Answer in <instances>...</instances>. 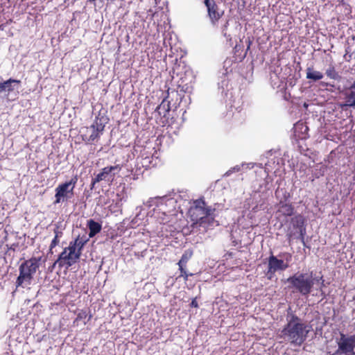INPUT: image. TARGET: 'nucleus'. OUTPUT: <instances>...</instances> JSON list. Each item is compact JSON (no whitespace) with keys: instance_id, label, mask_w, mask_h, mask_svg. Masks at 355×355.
Returning a JSON list of instances; mask_svg holds the SVG:
<instances>
[{"instance_id":"f257e3e1","label":"nucleus","mask_w":355,"mask_h":355,"mask_svg":"<svg viewBox=\"0 0 355 355\" xmlns=\"http://www.w3.org/2000/svg\"><path fill=\"white\" fill-rule=\"evenodd\" d=\"M309 329L301 318L293 315L278 335L279 338L295 347H300L306 340Z\"/></svg>"},{"instance_id":"f03ea898","label":"nucleus","mask_w":355,"mask_h":355,"mask_svg":"<svg viewBox=\"0 0 355 355\" xmlns=\"http://www.w3.org/2000/svg\"><path fill=\"white\" fill-rule=\"evenodd\" d=\"M214 211L215 209L207 207L203 199L194 200L189 211L191 220L193 221L191 227L208 228L214 221Z\"/></svg>"},{"instance_id":"7ed1b4c3","label":"nucleus","mask_w":355,"mask_h":355,"mask_svg":"<svg viewBox=\"0 0 355 355\" xmlns=\"http://www.w3.org/2000/svg\"><path fill=\"white\" fill-rule=\"evenodd\" d=\"M41 259L42 257H33L19 266V274L15 282L17 287L25 288L31 284L34 275L40 268Z\"/></svg>"},{"instance_id":"20e7f679","label":"nucleus","mask_w":355,"mask_h":355,"mask_svg":"<svg viewBox=\"0 0 355 355\" xmlns=\"http://www.w3.org/2000/svg\"><path fill=\"white\" fill-rule=\"evenodd\" d=\"M288 288L293 292L300 293L303 296L309 295L313 289L314 279L311 275L306 273L297 272L286 279Z\"/></svg>"},{"instance_id":"39448f33","label":"nucleus","mask_w":355,"mask_h":355,"mask_svg":"<svg viewBox=\"0 0 355 355\" xmlns=\"http://www.w3.org/2000/svg\"><path fill=\"white\" fill-rule=\"evenodd\" d=\"M279 257H283L284 259H279L272 254L268 258L267 275L270 279L277 271H283L287 269L290 266V262L293 257L290 252L281 253Z\"/></svg>"},{"instance_id":"423d86ee","label":"nucleus","mask_w":355,"mask_h":355,"mask_svg":"<svg viewBox=\"0 0 355 355\" xmlns=\"http://www.w3.org/2000/svg\"><path fill=\"white\" fill-rule=\"evenodd\" d=\"M79 253L74 251L72 246L64 248L63 251L59 254L57 260L54 262L53 268L57 264L60 268L69 267L75 264L80 259Z\"/></svg>"},{"instance_id":"0eeeda50","label":"nucleus","mask_w":355,"mask_h":355,"mask_svg":"<svg viewBox=\"0 0 355 355\" xmlns=\"http://www.w3.org/2000/svg\"><path fill=\"white\" fill-rule=\"evenodd\" d=\"M340 338L337 342L338 349L333 355H354L355 354V334L346 336L340 333Z\"/></svg>"},{"instance_id":"6e6552de","label":"nucleus","mask_w":355,"mask_h":355,"mask_svg":"<svg viewBox=\"0 0 355 355\" xmlns=\"http://www.w3.org/2000/svg\"><path fill=\"white\" fill-rule=\"evenodd\" d=\"M121 170V166L119 164L114 166L104 167L101 172L99 173L94 178L92 179L91 186L92 189L94 187V185L103 180L110 181L113 180L115 176L116 172L118 173Z\"/></svg>"},{"instance_id":"1a4fd4ad","label":"nucleus","mask_w":355,"mask_h":355,"mask_svg":"<svg viewBox=\"0 0 355 355\" xmlns=\"http://www.w3.org/2000/svg\"><path fill=\"white\" fill-rule=\"evenodd\" d=\"M204 3L207 8V16L211 25L216 26L223 17L224 11L220 10L215 0H204Z\"/></svg>"},{"instance_id":"9d476101","label":"nucleus","mask_w":355,"mask_h":355,"mask_svg":"<svg viewBox=\"0 0 355 355\" xmlns=\"http://www.w3.org/2000/svg\"><path fill=\"white\" fill-rule=\"evenodd\" d=\"M104 125L97 121L92 124L90 127L87 128V132L84 134L83 140L86 143L92 144L96 139H98L104 130Z\"/></svg>"},{"instance_id":"9b49d317","label":"nucleus","mask_w":355,"mask_h":355,"mask_svg":"<svg viewBox=\"0 0 355 355\" xmlns=\"http://www.w3.org/2000/svg\"><path fill=\"white\" fill-rule=\"evenodd\" d=\"M54 204H58L64 199L73 196V190L66 182L59 184L55 189Z\"/></svg>"},{"instance_id":"f8f14e48","label":"nucleus","mask_w":355,"mask_h":355,"mask_svg":"<svg viewBox=\"0 0 355 355\" xmlns=\"http://www.w3.org/2000/svg\"><path fill=\"white\" fill-rule=\"evenodd\" d=\"M291 222L293 224L294 228H297L300 230V239L303 244H304L305 228L304 227V225L305 223V218L303 216L298 214L293 217Z\"/></svg>"},{"instance_id":"ddd939ff","label":"nucleus","mask_w":355,"mask_h":355,"mask_svg":"<svg viewBox=\"0 0 355 355\" xmlns=\"http://www.w3.org/2000/svg\"><path fill=\"white\" fill-rule=\"evenodd\" d=\"M89 238L85 234L83 236L78 235L74 241L69 243V246H72L74 248V251L76 252V253H79V256L80 257L82 250L85 245L89 241Z\"/></svg>"},{"instance_id":"4468645a","label":"nucleus","mask_w":355,"mask_h":355,"mask_svg":"<svg viewBox=\"0 0 355 355\" xmlns=\"http://www.w3.org/2000/svg\"><path fill=\"white\" fill-rule=\"evenodd\" d=\"M252 44V41L250 38L248 40V46L245 52H243V45L236 44L233 49L235 60L242 61L246 57L247 52L250 49Z\"/></svg>"},{"instance_id":"2eb2a0df","label":"nucleus","mask_w":355,"mask_h":355,"mask_svg":"<svg viewBox=\"0 0 355 355\" xmlns=\"http://www.w3.org/2000/svg\"><path fill=\"white\" fill-rule=\"evenodd\" d=\"M350 89L349 92L345 94V103L340 105L343 110H346L347 107L355 109V91Z\"/></svg>"},{"instance_id":"dca6fc26","label":"nucleus","mask_w":355,"mask_h":355,"mask_svg":"<svg viewBox=\"0 0 355 355\" xmlns=\"http://www.w3.org/2000/svg\"><path fill=\"white\" fill-rule=\"evenodd\" d=\"M277 213L283 216H291L294 213V207L291 203L280 202Z\"/></svg>"},{"instance_id":"f3484780","label":"nucleus","mask_w":355,"mask_h":355,"mask_svg":"<svg viewBox=\"0 0 355 355\" xmlns=\"http://www.w3.org/2000/svg\"><path fill=\"white\" fill-rule=\"evenodd\" d=\"M87 227L89 230V238L94 237L96 234L99 233L102 229L101 225L92 219L88 220Z\"/></svg>"},{"instance_id":"a211bd4d","label":"nucleus","mask_w":355,"mask_h":355,"mask_svg":"<svg viewBox=\"0 0 355 355\" xmlns=\"http://www.w3.org/2000/svg\"><path fill=\"white\" fill-rule=\"evenodd\" d=\"M324 75L322 72L319 71H315L313 67H308L306 69V78L309 80H312L313 81H318L322 79Z\"/></svg>"},{"instance_id":"6ab92c4d","label":"nucleus","mask_w":355,"mask_h":355,"mask_svg":"<svg viewBox=\"0 0 355 355\" xmlns=\"http://www.w3.org/2000/svg\"><path fill=\"white\" fill-rule=\"evenodd\" d=\"M92 318V314H88L87 310H80L76 318V319L73 320V325H78V322L80 320H85L86 319L87 321H84V324H86L87 322H89Z\"/></svg>"},{"instance_id":"aec40b11","label":"nucleus","mask_w":355,"mask_h":355,"mask_svg":"<svg viewBox=\"0 0 355 355\" xmlns=\"http://www.w3.org/2000/svg\"><path fill=\"white\" fill-rule=\"evenodd\" d=\"M170 103L168 101H166V100L164 98L162 103L157 107L155 111L159 114L164 115V116H166V113H168L170 111Z\"/></svg>"},{"instance_id":"412c9836","label":"nucleus","mask_w":355,"mask_h":355,"mask_svg":"<svg viewBox=\"0 0 355 355\" xmlns=\"http://www.w3.org/2000/svg\"><path fill=\"white\" fill-rule=\"evenodd\" d=\"M193 255V250H187L182 255L181 259L178 263V266L187 267V262Z\"/></svg>"},{"instance_id":"4be33fe9","label":"nucleus","mask_w":355,"mask_h":355,"mask_svg":"<svg viewBox=\"0 0 355 355\" xmlns=\"http://www.w3.org/2000/svg\"><path fill=\"white\" fill-rule=\"evenodd\" d=\"M325 74L328 78L333 80H339L340 78L338 72L336 70V68L333 64L329 65V67L326 69Z\"/></svg>"},{"instance_id":"5701e85b","label":"nucleus","mask_w":355,"mask_h":355,"mask_svg":"<svg viewBox=\"0 0 355 355\" xmlns=\"http://www.w3.org/2000/svg\"><path fill=\"white\" fill-rule=\"evenodd\" d=\"M54 234H55V236L53 239V240L51 241V243L50 244V249L49 250H50L51 252V250L54 248H55L59 244V242H60V239H59L62 235V232L59 230V228L58 227L54 229Z\"/></svg>"},{"instance_id":"b1692460","label":"nucleus","mask_w":355,"mask_h":355,"mask_svg":"<svg viewBox=\"0 0 355 355\" xmlns=\"http://www.w3.org/2000/svg\"><path fill=\"white\" fill-rule=\"evenodd\" d=\"M178 267H179V270L180 272V275L177 277V279L183 277L184 281L187 282L188 280L189 277H191L193 275V273H189L187 271V267H183V266H178Z\"/></svg>"},{"instance_id":"393cba45","label":"nucleus","mask_w":355,"mask_h":355,"mask_svg":"<svg viewBox=\"0 0 355 355\" xmlns=\"http://www.w3.org/2000/svg\"><path fill=\"white\" fill-rule=\"evenodd\" d=\"M78 181V176H73L69 181L65 182L73 190Z\"/></svg>"},{"instance_id":"a878e982","label":"nucleus","mask_w":355,"mask_h":355,"mask_svg":"<svg viewBox=\"0 0 355 355\" xmlns=\"http://www.w3.org/2000/svg\"><path fill=\"white\" fill-rule=\"evenodd\" d=\"M222 33L223 36L226 38L227 41L230 43V45H232V37L230 34L227 33V31H225V29L222 30Z\"/></svg>"},{"instance_id":"bb28decb","label":"nucleus","mask_w":355,"mask_h":355,"mask_svg":"<svg viewBox=\"0 0 355 355\" xmlns=\"http://www.w3.org/2000/svg\"><path fill=\"white\" fill-rule=\"evenodd\" d=\"M190 306L191 307H193V308H198V302L196 300V297L193 298L190 304Z\"/></svg>"},{"instance_id":"cd10ccee","label":"nucleus","mask_w":355,"mask_h":355,"mask_svg":"<svg viewBox=\"0 0 355 355\" xmlns=\"http://www.w3.org/2000/svg\"><path fill=\"white\" fill-rule=\"evenodd\" d=\"M320 85L322 86V87H328V86H331L333 87L332 85H330L329 83H326V82H321L320 83Z\"/></svg>"},{"instance_id":"c85d7f7f","label":"nucleus","mask_w":355,"mask_h":355,"mask_svg":"<svg viewBox=\"0 0 355 355\" xmlns=\"http://www.w3.org/2000/svg\"><path fill=\"white\" fill-rule=\"evenodd\" d=\"M228 25H229V22H228V21H226V23L224 24V26H223V27L222 30H223V29H225V31H227V27H228Z\"/></svg>"},{"instance_id":"c756f323","label":"nucleus","mask_w":355,"mask_h":355,"mask_svg":"<svg viewBox=\"0 0 355 355\" xmlns=\"http://www.w3.org/2000/svg\"><path fill=\"white\" fill-rule=\"evenodd\" d=\"M349 89L355 90V79L354 80V81H353L352 84L351 85Z\"/></svg>"}]
</instances>
